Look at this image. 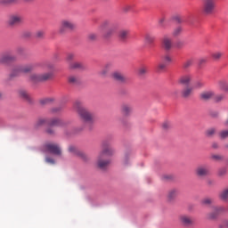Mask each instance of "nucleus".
<instances>
[{"instance_id": "nucleus-58", "label": "nucleus", "mask_w": 228, "mask_h": 228, "mask_svg": "<svg viewBox=\"0 0 228 228\" xmlns=\"http://www.w3.org/2000/svg\"><path fill=\"white\" fill-rule=\"evenodd\" d=\"M124 12H129V10H131V5H126L124 8H123Z\"/></svg>"}, {"instance_id": "nucleus-4", "label": "nucleus", "mask_w": 228, "mask_h": 228, "mask_svg": "<svg viewBox=\"0 0 228 228\" xmlns=\"http://www.w3.org/2000/svg\"><path fill=\"white\" fill-rule=\"evenodd\" d=\"M45 124H48V126H59V127H67V124L69 122L63 121L60 118H53L51 120L44 118H39L36 123H35V128L38 129V127H42V126H45Z\"/></svg>"}, {"instance_id": "nucleus-5", "label": "nucleus", "mask_w": 228, "mask_h": 228, "mask_svg": "<svg viewBox=\"0 0 228 228\" xmlns=\"http://www.w3.org/2000/svg\"><path fill=\"white\" fill-rule=\"evenodd\" d=\"M216 10V0H202L201 12L207 17L214 15Z\"/></svg>"}, {"instance_id": "nucleus-36", "label": "nucleus", "mask_w": 228, "mask_h": 228, "mask_svg": "<svg viewBox=\"0 0 228 228\" xmlns=\"http://www.w3.org/2000/svg\"><path fill=\"white\" fill-rule=\"evenodd\" d=\"M129 35V30H121L118 33L120 40H126Z\"/></svg>"}, {"instance_id": "nucleus-46", "label": "nucleus", "mask_w": 228, "mask_h": 228, "mask_svg": "<svg viewBox=\"0 0 228 228\" xmlns=\"http://www.w3.org/2000/svg\"><path fill=\"white\" fill-rule=\"evenodd\" d=\"M15 3H19V0H1L2 4H15Z\"/></svg>"}, {"instance_id": "nucleus-56", "label": "nucleus", "mask_w": 228, "mask_h": 228, "mask_svg": "<svg viewBox=\"0 0 228 228\" xmlns=\"http://www.w3.org/2000/svg\"><path fill=\"white\" fill-rule=\"evenodd\" d=\"M208 59L206 58H201L200 59V65H204V63H207Z\"/></svg>"}, {"instance_id": "nucleus-32", "label": "nucleus", "mask_w": 228, "mask_h": 228, "mask_svg": "<svg viewBox=\"0 0 228 228\" xmlns=\"http://www.w3.org/2000/svg\"><path fill=\"white\" fill-rule=\"evenodd\" d=\"M225 99V95L224 94H214L213 101L214 102H222Z\"/></svg>"}, {"instance_id": "nucleus-33", "label": "nucleus", "mask_w": 228, "mask_h": 228, "mask_svg": "<svg viewBox=\"0 0 228 228\" xmlns=\"http://www.w3.org/2000/svg\"><path fill=\"white\" fill-rule=\"evenodd\" d=\"M218 136L221 140H227L228 138V129H223L219 132Z\"/></svg>"}, {"instance_id": "nucleus-12", "label": "nucleus", "mask_w": 228, "mask_h": 228, "mask_svg": "<svg viewBox=\"0 0 228 228\" xmlns=\"http://www.w3.org/2000/svg\"><path fill=\"white\" fill-rule=\"evenodd\" d=\"M113 69V64L111 62H107L104 64L101 70L98 72L100 77H108L110 71Z\"/></svg>"}, {"instance_id": "nucleus-61", "label": "nucleus", "mask_w": 228, "mask_h": 228, "mask_svg": "<svg viewBox=\"0 0 228 228\" xmlns=\"http://www.w3.org/2000/svg\"><path fill=\"white\" fill-rule=\"evenodd\" d=\"M17 53H24V48H21V47L17 48Z\"/></svg>"}, {"instance_id": "nucleus-31", "label": "nucleus", "mask_w": 228, "mask_h": 228, "mask_svg": "<svg viewBox=\"0 0 228 228\" xmlns=\"http://www.w3.org/2000/svg\"><path fill=\"white\" fill-rule=\"evenodd\" d=\"M215 134H216V128H208L205 131V136H207V138H213Z\"/></svg>"}, {"instance_id": "nucleus-25", "label": "nucleus", "mask_w": 228, "mask_h": 228, "mask_svg": "<svg viewBox=\"0 0 228 228\" xmlns=\"http://www.w3.org/2000/svg\"><path fill=\"white\" fill-rule=\"evenodd\" d=\"M174 61V57L170 53H166L162 57V63H165L166 65H170V63H173Z\"/></svg>"}, {"instance_id": "nucleus-60", "label": "nucleus", "mask_w": 228, "mask_h": 228, "mask_svg": "<svg viewBox=\"0 0 228 228\" xmlns=\"http://www.w3.org/2000/svg\"><path fill=\"white\" fill-rule=\"evenodd\" d=\"M218 147H219L218 142L212 143V149H218Z\"/></svg>"}, {"instance_id": "nucleus-39", "label": "nucleus", "mask_w": 228, "mask_h": 228, "mask_svg": "<svg viewBox=\"0 0 228 228\" xmlns=\"http://www.w3.org/2000/svg\"><path fill=\"white\" fill-rule=\"evenodd\" d=\"M191 65H193V59H189L185 62H183V68L185 69H190V67H191Z\"/></svg>"}, {"instance_id": "nucleus-11", "label": "nucleus", "mask_w": 228, "mask_h": 228, "mask_svg": "<svg viewBox=\"0 0 228 228\" xmlns=\"http://www.w3.org/2000/svg\"><path fill=\"white\" fill-rule=\"evenodd\" d=\"M69 152L75 154V156H78L79 158H81V159H83V161H88V159H89L88 155H86V153L77 150V148H76V146H69Z\"/></svg>"}, {"instance_id": "nucleus-14", "label": "nucleus", "mask_w": 228, "mask_h": 228, "mask_svg": "<svg viewBox=\"0 0 228 228\" xmlns=\"http://www.w3.org/2000/svg\"><path fill=\"white\" fill-rule=\"evenodd\" d=\"M15 60H17V57L12 55L10 52H6L0 56V63H12Z\"/></svg>"}, {"instance_id": "nucleus-35", "label": "nucleus", "mask_w": 228, "mask_h": 228, "mask_svg": "<svg viewBox=\"0 0 228 228\" xmlns=\"http://www.w3.org/2000/svg\"><path fill=\"white\" fill-rule=\"evenodd\" d=\"M208 220H216L218 218V213L214 209L213 212L207 215Z\"/></svg>"}, {"instance_id": "nucleus-16", "label": "nucleus", "mask_w": 228, "mask_h": 228, "mask_svg": "<svg viewBox=\"0 0 228 228\" xmlns=\"http://www.w3.org/2000/svg\"><path fill=\"white\" fill-rule=\"evenodd\" d=\"M112 77L115 81H118V83H126L127 81V77L118 71L114 72Z\"/></svg>"}, {"instance_id": "nucleus-41", "label": "nucleus", "mask_w": 228, "mask_h": 228, "mask_svg": "<svg viewBox=\"0 0 228 228\" xmlns=\"http://www.w3.org/2000/svg\"><path fill=\"white\" fill-rule=\"evenodd\" d=\"M149 72V68L147 66H142L139 69L140 76H145Z\"/></svg>"}, {"instance_id": "nucleus-29", "label": "nucleus", "mask_w": 228, "mask_h": 228, "mask_svg": "<svg viewBox=\"0 0 228 228\" xmlns=\"http://www.w3.org/2000/svg\"><path fill=\"white\" fill-rule=\"evenodd\" d=\"M183 26H177L173 29L172 37L176 38V37H181L183 35Z\"/></svg>"}, {"instance_id": "nucleus-59", "label": "nucleus", "mask_w": 228, "mask_h": 228, "mask_svg": "<svg viewBox=\"0 0 228 228\" xmlns=\"http://www.w3.org/2000/svg\"><path fill=\"white\" fill-rule=\"evenodd\" d=\"M46 133H47L48 134H54V130H53V129H51V128H48V129L46 130Z\"/></svg>"}, {"instance_id": "nucleus-10", "label": "nucleus", "mask_w": 228, "mask_h": 228, "mask_svg": "<svg viewBox=\"0 0 228 228\" xmlns=\"http://www.w3.org/2000/svg\"><path fill=\"white\" fill-rule=\"evenodd\" d=\"M22 22H24V18L17 14L11 15L7 20V24L11 26V28L19 26V24H22Z\"/></svg>"}, {"instance_id": "nucleus-3", "label": "nucleus", "mask_w": 228, "mask_h": 228, "mask_svg": "<svg viewBox=\"0 0 228 228\" xmlns=\"http://www.w3.org/2000/svg\"><path fill=\"white\" fill-rule=\"evenodd\" d=\"M73 110L77 112L78 116L84 122H93L94 115L87 110L80 101H76L73 104Z\"/></svg>"}, {"instance_id": "nucleus-7", "label": "nucleus", "mask_w": 228, "mask_h": 228, "mask_svg": "<svg viewBox=\"0 0 228 228\" xmlns=\"http://www.w3.org/2000/svg\"><path fill=\"white\" fill-rule=\"evenodd\" d=\"M51 77H53V73H45L43 75L32 73L29 75L28 79L31 83H42V81H47Z\"/></svg>"}, {"instance_id": "nucleus-1", "label": "nucleus", "mask_w": 228, "mask_h": 228, "mask_svg": "<svg viewBox=\"0 0 228 228\" xmlns=\"http://www.w3.org/2000/svg\"><path fill=\"white\" fill-rule=\"evenodd\" d=\"M113 154H115V149L111 147V143H110V142L104 141L102 143V151L97 157V166L102 170L106 169L110 163H111V160L108 158L113 156Z\"/></svg>"}, {"instance_id": "nucleus-6", "label": "nucleus", "mask_w": 228, "mask_h": 228, "mask_svg": "<svg viewBox=\"0 0 228 228\" xmlns=\"http://www.w3.org/2000/svg\"><path fill=\"white\" fill-rule=\"evenodd\" d=\"M76 29V23L70 20H62L59 26L60 35H65L68 31H74Z\"/></svg>"}, {"instance_id": "nucleus-53", "label": "nucleus", "mask_w": 228, "mask_h": 228, "mask_svg": "<svg viewBox=\"0 0 228 228\" xmlns=\"http://www.w3.org/2000/svg\"><path fill=\"white\" fill-rule=\"evenodd\" d=\"M37 38H42L44 37V31L39 30L36 33Z\"/></svg>"}, {"instance_id": "nucleus-28", "label": "nucleus", "mask_w": 228, "mask_h": 228, "mask_svg": "<svg viewBox=\"0 0 228 228\" xmlns=\"http://www.w3.org/2000/svg\"><path fill=\"white\" fill-rule=\"evenodd\" d=\"M20 74H22V71H20V66H17L16 68H14L11 74H10V78L13 79V77H19V76H20Z\"/></svg>"}, {"instance_id": "nucleus-40", "label": "nucleus", "mask_w": 228, "mask_h": 228, "mask_svg": "<svg viewBox=\"0 0 228 228\" xmlns=\"http://www.w3.org/2000/svg\"><path fill=\"white\" fill-rule=\"evenodd\" d=\"M202 206H209L213 204V200L211 198H205L201 200Z\"/></svg>"}, {"instance_id": "nucleus-9", "label": "nucleus", "mask_w": 228, "mask_h": 228, "mask_svg": "<svg viewBox=\"0 0 228 228\" xmlns=\"http://www.w3.org/2000/svg\"><path fill=\"white\" fill-rule=\"evenodd\" d=\"M161 47L167 53L172 51L174 49V39L170 36H164L161 39Z\"/></svg>"}, {"instance_id": "nucleus-50", "label": "nucleus", "mask_w": 228, "mask_h": 228, "mask_svg": "<svg viewBox=\"0 0 228 228\" xmlns=\"http://www.w3.org/2000/svg\"><path fill=\"white\" fill-rule=\"evenodd\" d=\"M129 159H130L129 156L127 154L125 155V157L123 159L124 165H129Z\"/></svg>"}, {"instance_id": "nucleus-20", "label": "nucleus", "mask_w": 228, "mask_h": 228, "mask_svg": "<svg viewBox=\"0 0 228 228\" xmlns=\"http://www.w3.org/2000/svg\"><path fill=\"white\" fill-rule=\"evenodd\" d=\"M19 67H20V70L21 74H28V73L31 72L32 70H34V69H35L34 64L20 65Z\"/></svg>"}, {"instance_id": "nucleus-45", "label": "nucleus", "mask_w": 228, "mask_h": 228, "mask_svg": "<svg viewBox=\"0 0 228 228\" xmlns=\"http://www.w3.org/2000/svg\"><path fill=\"white\" fill-rule=\"evenodd\" d=\"M41 104H49L51 102H54V98H45L40 101Z\"/></svg>"}, {"instance_id": "nucleus-51", "label": "nucleus", "mask_w": 228, "mask_h": 228, "mask_svg": "<svg viewBox=\"0 0 228 228\" xmlns=\"http://www.w3.org/2000/svg\"><path fill=\"white\" fill-rule=\"evenodd\" d=\"M74 53H68L67 54V57H66V60L68 61H71V60H73L74 59Z\"/></svg>"}, {"instance_id": "nucleus-37", "label": "nucleus", "mask_w": 228, "mask_h": 228, "mask_svg": "<svg viewBox=\"0 0 228 228\" xmlns=\"http://www.w3.org/2000/svg\"><path fill=\"white\" fill-rule=\"evenodd\" d=\"M167 65L164 62H159L157 66V72H165L167 70Z\"/></svg>"}, {"instance_id": "nucleus-34", "label": "nucleus", "mask_w": 228, "mask_h": 228, "mask_svg": "<svg viewBox=\"0 0 228 228\" xmlns=\"http://www.w3.org/2000/svg\"><path fill=\"white\" fill-rule=\"evenodd\" d=\"M227 175V167H221L217 170L218 177H225Z\"/></svg>"}, {"instance_id": "nucleus-57", "label": "nucleus", "mask_w": 228, "mask_h": 228, "mask_svg": "<svg viewBox=\"0 0 228 228\" xmlns=\"http://www.w3.org/2000/svg\"><path fill=\"white\" fill-rule=\"evenodd\" d=\"M23 37H24L25 38H28L29 37H31V32H24V33H23Z\"/></svg>"}, {"instance_id": "nucleus-52", "label": "nucleus", "mask_w": 228, "mask_h": 228, "mask_svg": "<svg viewBox=\"0 0 228 228\" xmlns=\"http://www.w3.org/2000/svg\"><path fill=\"white\" fill-rule=\"evenodd\" d=\"M45 161H46V163H50L51 165H54V159L46 157Z\"/></svg>"}, {"instance_id": "nucleus-8", "label": "nucleus", "mask_w": 228, "mask_h": 228, "mask_svg": "<svg viewBox=\"0 0 228 228\" xmlns=\"http://www.w3.org/2000/svg\"><path fill=\"white\" fill-rule=\"evenodd\" d=\"M44 149L46 152H50V154L61 156V148L56 143L47 142L45 144Z\"/></svg>"}, {"instance_id": "nucleus-54", "label": "nucleus", "mask_w": 228, "mask_h": 228, "mask_svg": "<svg viewBox=\"0 0 228 228\" xmlns=\"http://www.w3.org/2000/svg\"><path fill=\"white\" fill-rule=\"evenodd\" d=\"M165 20H166L165 17L160 18L159 20V25L163 27V25L165 24Z\"/></svg>"}, {"instance_id": "nucleus-23", "label": "nucleus", "mask_w": 228, "mask_h": 228, "mask_svg": "<svg viewBox=\"0 0 228 228\" xmlns=\"http://www.w3.org/2000/svg\"><path fill=\"white\" fill-rule=\"evenodd\" d=\"M217 86L220 88V90H223V92L228 94V83L225 79L218 80Z\"/></svg>"}, {"instance_id": "nucleus-22", "label": "nucleus", "mask_w": 228, "mask_h": 228, "mask_svg": "<svg viewBox=\"0 0 228 228\" xmlns=\"http://www.w3.org/2000/svg\"><path fill=\"white\" fill-rule=\"evenodd\" d=\"M180 222H182V224L183 225H186V227L190 226V225H193V218L188 216H180Z\"/></svg>"}, {"instance_id": "nucleus-44", "label": "nucleus", "mask_w": 228, "mask_h": 228, "mask_svg": "<svg viewBox=\"0 0 228 228\" xmlns=\"http://www.w3.org/2000/svg\"><path fill=\"white\" fill-rule=\"evenodd\" d=\"M222 56H223V53L220 52H216V53H212V58L216 61H218V60H220V58H222Z\"/></svg>"}, {"instance_id": "nucleus-27", "label": "nucleus", "mask_w": 228, "mask_h": 228, "mask_svg": "<svg viewBox=\"0 0 228 228\" xmlns=\"http://www.w3.org/2000/svg\"><path fill=\"white\" fill-rule=\"evenodd\" d=\"M218 198L220 199V200H224V202H227V200H228V187L219 192Z\"/></svg>"}, {"instance_id": "nucleus-24", "label": "nucleus", "mask_w": 228, "mask_h": 228, "mask_svg": "<svg viewBox=\"0 0 228 228\" xmlns=\"http://www.w3.org/2000/svg\"><path fill=\"white\" fill-rule=\"evenodd\" d=\"M179 195V191L177 189H171L167 193L168 200H174Z\"/></svg>"}, {"instance_id": "nucleus-30", "label": "nucleus", "mask_w": 228, "mask_h": 228, "mask_svg": "<svg viewBox=\"0 0 228 228\" xmlns=\"http://www.w3.org/2000/svg\"><path fill=\"white\" fill-rule=\"evenodd\" d=\"M69 69H77V70H81L85 69V65L81 62H71L69 64Z\"/></svg>"}, {"instance_id": "nucleus-19", "label": "nucleus", "mask_w": 228, "mask_h": 228, "mask_svg": "<svg viewBox=\"0 0 228 228\" xmlns=\"http://www.w3.org/2000/svg\"><path fill=\"white\" fill-rule=\"evenodd\" d=\"M192 94H193V87L192 86H187L182 91V97H183V99H188V98L191 97Z\"/></svg>"}, {"instance_id": "nucleus-13", "label": "nucleus", "mask_w": 228, "mask_h": 228, "mask_svg": "<svg viewBox=\"0 0 228 228\" xmlns=\"http://www.w3.org/2000/svg\"><path fill=\"white\" fill-rule=\"evenodd\" d=\"M196 175L198 177H207V175H209V167L206 165L199 166L196 168Z\"/></svg>"}, {"instance_id": "nucleus-43", "label": "nucleus", "mask_w": 228, "mask_h": 228, "mask_svg": "<svg viewBox=\"0 0 228 228\" xmlns=\"http://www.w3.org/2000/svg\"><path fill=\"white\" fill-rule=\"evenodd\" d=\"M173 20H175L176 24H183V22H184V20L180 15H175Z\"/></svg>"}, {"instance_id": "nucleus-18", "label": "nucleus", "mask_w": 228, "mask_h": 228, "mask_svg": "<svg viewBox=\"0 0 228 228\" xmlns=\"http://www.w3.org/2000/svg\"><path fill=\"white\" fill-rule=\"evenodd\" d=\"M215 97V92L213 91H205L200 94V99L201 101H209Z\"/></svg>"}, {"instance_id": "nucleus-26", "label": "nucleus", "mask_w": 228, "mask_h": 228, "mask_svg": "<svg viewBox=\"0 0 228 228\" xmlns=\"http://www.w3.org/2000/svg\"><path fill=\"white\" fill-rule=\"evenodd\" d=\"M155 41H156V37H154L152 34L146 33L144 35V42H146V44L151 45V44H154Z\"/></svg>"}, {"instance_id": "nucleus-62", "label": "nucleus", "mask_w": 228, "mask_h": 228, "mask_svg": "<svg viewBox=\"0 0 228 228\" xmlns=\"http://www.w3.org/2000/svg\"><path fill=\"white\" fill-rule=\"evenodd\" d=\"M60 110H61V108H54V109H53V113H56L58 111H60Z\"/></svg>"}, {"instance_id": "nucleus-63", "label": "nucleus", "mask_w": 228, "mask_h": 228, "mask_svg": "<svg viewBox=\"0 0 228 228\" xmlns=\"http://www.w3.org/2000/svg\"><path fill=\"white\" fill-rule=\"evenodd\" d=\"M223 225H224V227L228 228V221H224V222L223 223Z\"/></svg>"}, {"instance_id": "nucleus-38", "label": "nucleus", "mask_w": 228, "mask_h": 228, "mask_svg": "<svg viewBox=\"0 0 228 228\" xmlns=\"http://www.w3.org/2000/svg\"><path fill=\"white\" fill-rule=\"evenodd\" d=\"M69 82L71 83V85H77V83H79V78L76 76H70L69 77Z\"/></svg>"}, {"instance_id": "nucleus-48", "label": "nucleus", "mask_w": 228, "mask_h": 228, "mask_svg": "<svg viewBox=\"0 0 228 228\" xmlns=\"http://www.w3.org/2000/svg\"><path fill=\"white\" fill-rule=\"evenodd\" d=\"M204 86V82L202 81H197L194 83L193 89L194 88H202Z\"/></svg>"}, {"instance_id": "nucleus-17", "label": "nucleus", "mask_w": 228, "mask_h": 228, "mask_svg": "<svg viewBox=\"0 0 228 228\" xmlns=\"http://www.w3.org/2000/svg\"><path fill=\"white\" fill-rule=\"evenodd\" d=\"M121 113L125 115V117H129L131 113H133V106L124 103L121 105Z\"/></svg>"}, {"instance_id": "nucleus-55", "label": "nucleus", "mask_w": 228, "mask_h": 228, "mask_svg": "<svg viewBox=\"0 0 228 228\" xmlns=\"http://www.w3.org/2000/svg\"><path fill=\"white\" fill-rule=\"evenodd\" d=\"M89 40H97V36L95 34H90Z\"/></svg>"}, {"instance_id": "nucleus-42", "label": "nucleus", "mask_w": 228, "mask_h": 228, "mask_svg": "<svg viewBox=\"0 0 228 228\" xmlns=\"http://www.w3.org/2000/svg\"><path fill=\"white\" fill-rule=\"evenodd\" d=\"M172 127V123L170 121H164L162 124V128L164 131H168Z\"/></svg>"}, {"instance_id": "nucleus-2", "label": "nucleus", "mask_w": 228, "mask_h": 228, "mask_svg": "<svg viewBox=\"0 0 228 228\" xmlns=\"http://www.w3.org/2000/svg\"><path fill=\"white\" fill-rule=\"evenodd\" d=\"M115 31H117V26L110 20H104L99 27V32L104 40H110L115 35Z\"/></svg>"}, {"instance_id": "nucleus-47", "label": "nucleus", "mask_w": 228, "mask_h": 228, "mask_svg": "<svg viewBox=\"0 0 228 228\" xmlns=\"http://www.w3.org/2000/svg\"><path fill=\"white\" fill-rule=\"evenodd\" d=\"M214 210H216V213H217V215H220L222 213H225V208L224 207H216L214 208Z\"/></svg>"}, {"instance_id": "nucleus-49", "label": "nucleus", "mask_w": 228, "mask_h": 228, "mask_svg": "<svg viewBox=\"0 0 228 228\" xmlns=\"http://www.w3.org/2000/svg\"><path fill=\"white\" fill-rule=\"evenodd\" d=\"M211 159H214V161H222L224 157L222 155H211Z\"/></svg>"}, {"instance_id": "nucleus-21", "label": "nucleus", "mask_w": 228, "mask_h": 228, "mask_svg": "<svg viewBox=\"0 0 228 228\" xmlns=\"http://www.w3.org/2000/svg\"><path fill=\"white\" fill-rule=\"evenodd\" d=\"M20 97L23 99V101H26L27 102H31V94L28 93V91L21 89L18 92Z\"/></svg>"}, {"instance_id": "nucleus-64", "label": "nucleus", "mask_w": 228, "mask_h": 228, "mask_svg": "<svg viewBox=\"0 0 228 228\" xmlns=\"http://www.w3.org/2000/svg\"><path fill=\"white\" fill-rule=\"evenodd\" d=\"M212 117H218V112L212 113Z\"/></svg>"}, {"instance_id": "nucleus-15", "label": "nucleus", "mask_w": 228, "mask_h": 228, "mask_svg": "<svg viewBox=\"0 0 228 228\" xmlns=\"http://www.w3.org/2000/svg\"><path fill=\"white\" fill-rule=\"evenodd\" d=\"M178 83L179 85H183L185 86H188V85L191 83V75L186 74V75L181 76L178 79Z\"/></svg>"}]
</instances>
